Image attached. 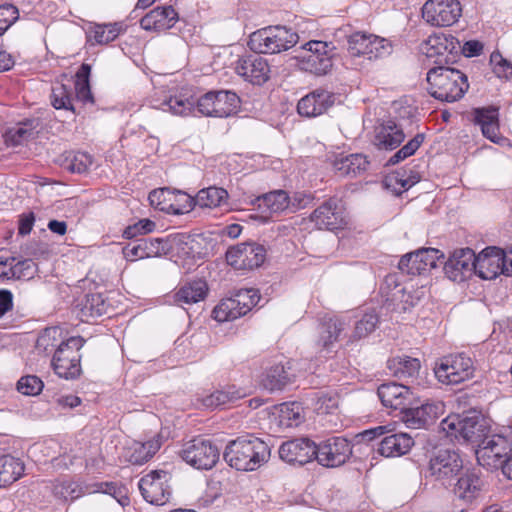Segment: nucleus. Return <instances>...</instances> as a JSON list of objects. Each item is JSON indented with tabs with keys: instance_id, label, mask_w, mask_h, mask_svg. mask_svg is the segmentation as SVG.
Segmentation results:
<instances>
[{
	"instance_id": "69168bd1",
	"label": "nucleus",
	"mask_w": 512,
	"mask_h": 512,
	"mask_svg": "<svg viewBox=\"0 0 512 512\" xmlns=\"http://www.w3.org/2000/svg\"><path fill=\"white\" fill-rule=\"evenodd\" d=\"M490 62L493 65V71L499 78H512V63L504 59L500 53H492Z\"/></svg>"
},
{
	"instance_id": "2eb2a0df",
	"label": "nucleus",
	"mask_w": 512,
	"mask_h": 512,
	"mask_svg": "<svg viewBox=\"0 0 512 512\" xmlns=\"http://www.w3.org/2000/svg\"><path fill=\"white\" fill-rule=\"evenodd\" d=\"M170 475L163 470L151 471L138 483L143 498L154 505H164L171 497Z\"/></svg>"
},
{
	"instance_id": "13d9d810",
	"label": "nucleus",
	"mask_w": 512,
	"mask_h": 512,
	"mask_svg": "<svg viewBox=\"0 0 512 512\" xmlns=\"http://www.w3.org/2000/svg\"><path fill=\"white\" fill-rule=\"evenodd\" d=\"M378 323V317L375 313H366L363 317L356 323L354 331L351 335L352 340H359L361 338L369 335Z\"/></svg>"
},
{
	"instance_id": "20e7f679",
	"label": "nucleus",
	"mask_w": 512,
	"mask_h": 512,
	"mask_svg": "<svg viewBox=\"0 0 512 512\" xmlns=\"http://www.w3.org/2000/svg\"><path fill=\"white\" fill-rule=\"evenodd\" d=\"M440 429L451 440L478 445L488 435L486 421L476 413L451 414L440 423Z\"/></svg>"
},
{
	"instance_id": "393cba45",
	"label": "nucleus",
	"mask_w": 512,
	"mask_h": 512,
	"mask_svg": "<svg viewBox=\"0 0 512 512\" xmlns=\"http://www.w3.org/2000/svg\"><path fill=\"white\" fill-rule=\"evenodd\" d=\"M502 249L488 247L478 256L475 255L474 272L482 279L492 280L503 274Z\"/></svg>"
},
{
	"instance_id": "4c0bfd02",
	"label": "nucleus",
	"mask_w": 512,
	"mask_h": 512,
	"mask_svg": "<svg viewBox=\"0 0 512 512\" xmlns=\"http://www.w3.org/2000/svg\"><path fill=\"white\" fill-rule=\"evenodd\" d=\"M40 128L38 118L26 119L16 127L9 129L5 135V141L8 145L18 146L28 139L32 138Z\"/></svg>"
},
{
	"instance_id": "f8f14e48",
	"label": "nucleus",
	"mask_w": 512,
	"mask_h": 512,
	"mask_svg": "<svg viewBox=\"0 0 512 512\" xmlns=\"http://www.w3.org/2000/svg\"><path fill=\"white\" fill-rule=\"evenodd\" d=\"M462 15L458 0H427L422 7L423 19L432 26L448 27Z\"/></svg>"
},
{
	"instance_id": "09e8293b",
	"label": "nucleus",
	"mask_w": 512,
	"mask_h": 512,
	"mask_svg": "<svg viewBox=\"0 0 512 512\" xmlns=\"http://www.w3.org/2000/svg\"><path fill=\"white\" fill-rule=\"evenodd\" d=\"M304 419L303 408L298 402H286L279 406V420L287 427L298 426Z\"/></svg>"
},
{
	"instance_id": "de8ad7c7",
	"label": "nucleus",
	"mask_w": 512,
	"mask_h": 512,
	"mask_svg": "<svg viewBox=\"0 0 512 512\" xmlns=\"http://www.w3.org/2000/svg\"><path fill=\"white\" fill-rule=\"evenodd\" d=\"M51 104L55 109H64L75 112L73 105V89L65 84H56L52 87Z\"/></svg>"
},
{
	"instance_id": "338daca9",
	"label": "nucleus",
	"mask_w": 512,
	"mask_h": 512,
	"mask_svg": "<svg viewBox=\"0 0 512 512\" xmlns=\"http://www.w3.org/2000/svg\"><path fill=\"white\" fill-rule=\"evenodd\" d=\"M155 223L149 219H141L133 225H129L123 232L126 239H132L139 235L152 232L155 229Z\"/></svg>"
},
{
	"instance_id": "3c124183",
	"label": "nucleus",
	"mask_w": 512,
	"mask_h": 512,
	"mask_svg": "<svg viewBox=\"0 0 512 512\" xmlns=\"http://www.w3.org/2000/svg\"><path fill=\"white\" fill-rule=\"evenodd\" d=\"M243 396L244 393L242 391L235 389V387H228L225 390H217L206 396L203 403L208 408H217L238 400Z\"/></svg>"
},
{
	"instance_id": "864d4df0",
	"label": "nucleus",
	"mask_w": 512,
	"mask_h": 512,
	"mask_svg": "<svg viewBox=\"0 0 512 512\" xmlns=\"http://www.w3.org/2000/svg\"><path fill=\"white\" fill-rule=\"evenodd\" d=\"M38 272L36 263L31 259H23L12 263L11 279L13 280H30L35 277Z\"/></svg>"
},
{
	"instance_id": "a19ab883",
	"label": "nucleus",
	"mask_w": 512,
	"mask_h": 512,
	"mask_svg": "<svg viewBox=\"0 0 512 512\" xmlns=\"http://www.w3.org/2000/svg\"><path fill=\"white\" fill-rule=\"evenodd\" d=\"M290 382V375L283 365H275L268 369L261 380L262 386L270 392L282 390Z\"/></svg>"
},
{
	"instance_id": "c03bdc74",
	"label": "nucleus",
	"mask_w": 512,
	"mask_h": 512,
	"mask_svg": "<svg viewBox=\"0 0 512 512\" xmlns=\"http://www.w3.org/2000/svg\"><path fill=\"white\" fill-rule=\"evenodd\" d=\"M212 313L218 322L232 321L245 315L232 296L222 299Z\"/></svg>"
},
{
	"instance_id": "ddd939ff",
	"label": "nucleus",
	"mask_w": 512,
	"mask_h": 512,
	"mask_svg": "<svg viewBox=\"0 0 512 512\" xmlns=\"http://www.w3.org/2000/svg\"><path fill=\"white\" fill-rule=\"evenodd\" d=\"M351 455L352 446L344 437H330L316 445L315 459L324 467H339L345 464Z\"/></svg>"
},
{
	"instance_id": "dca6fc26",
	"label": "nucleus",
	"mask_w": 512,
	"mask_h": 512,
	"mask_svg": "<svg viewBox=\"0 0 512 512\" xmlns=\"http://www.w3.org/2000/svg\"><path fill=\"white\" fill-rule=\"evenodd\" d=\"M463 467L459 453L451 449L437 450L429 461V473L436 480L446 483L455 477Z\"/></svg>"
},
{
	"instance_id": "1a4fd4ad",
	"label": "nucleus",
	"mask_w": 512,
	"mask_h": 512,
	"mask_svg": "<svg viewBox=\"0 0 512 512\" xmlns=\"http://www.w3.org/2000/svg\"><path fill=\"white\" fill-rule=\"evenodd\" d=\"M348 51L352 56H363L373 60L390 55L393 51V46L385 38L356 32L348 37Z\"/></svg>"
},
{
	"instance_id": "423d86ee",
	"label": "nucleus",
	"mask_w": 512,
	"mask_h": 512,
	"mask_svg": "<svg viewBox=\"0 0 512 512\" xmlns=\"http://www.w3.org/2000/svg\"><path fill=\"white\" fill-rule=\"evenodd\" d=\"M85 340L82 337H70L61 342L55 350L51 365L56 375L66 380L78 378L82 372L80 349Z\"/></svg>"
},
{
	"instance_id": "412c9836",
	"label": "nucleus",
	"mask_w": 512,
	"mask_h": 512,
	"mask_svg": "<svg viewBox=\"0 0 512 512\" xmlns=\"http://www.w3.org/2000/svg\"><path fill=\"white\" fill-rule=\"evenodd\" d=\"M441 402H427L417 407H405L401 420L408 428L421 429L432 423L443 413Z\"/></svg>"
},
{
	"instance_id": "aec40b11",
	"label": "nucleus",
	"mask_w": 512,
	"mask_h": 512,
	"mask_svg": "<svg viewBox=\"0 0 512 512\" xmlns=\"http://www.w3.org/2000/svg\"><path fill=\"white\" fill-rule=\"evenodd\" d=\"M236 73L254 85H262L270 78V65L259 55L240 58L235 66Z\"/></svg>"
},
{
	"instance_id": "473e14b6",
	"label": "nucleus",
	"mask_w": 512,
	"mask_h": 512,
	"mask_svg": "<svg viewBox=\"0 0 512 512\" xmlns=\"http://www.w3.org/2000/svg\"><path fill=\"white\" fill-rule=\"evenodd\" d=\"M161 447V436L156 435L147 442L133 441L125 448L124 457L128 462L135 465H142L153 457Z\"/></svg>"
},
{
	"instance_id": "c756f323",
	"label": "nucleus",
	"mask_w": 512,
	"mask_h": 512,
	"mask_svg": "<svg viewBox=\"0 0 512 512\" xmlns=\"http://www.w3.org/2000/svg\"><path fill=\"white\" fill-rule=\"evenodd\" d=\"M178 21V14L172 6H157L140 20L146 31H161L172 28Z\"/></svg>"
},
{
	"instance_id": "39448f33",
	"label": "nucleus",
	"mask_w": 512,
	"mask_h": 512,
	"mask_svg": "<svg viewBox=\"0 0 512 512\" xmlns=\"http://www.w3.org/2000/svg\"><path fill=\"white\" fill-rule=\"evenodd\" d=\"M298 39V34L286 26H268L253 32L248 46L257 54H275L292 48Z\"/></svg>"
},
{
	"instance_id": "2f4dec72",
	"label": "nucleus",
	"mask_w": 512,
	"mask_h": 512,
	"mask_svg": "<svg viewBox=\"0 0 512 512\" xmlns=\"http://www.w3.org/2000/svg\"><path fill=\"white\" fill-rule=\"evenodd\" d=\"M207 282L203 279H195L181 285L174 294L177 305H191L203 301L208 294Z\"/></svg>"
},
{
	"instance_id": "f03ea898",
	"label": "nucleus",
	"mask_w": 512,
	"mask_h": 512,
	"mask_svg": "<svg viewBox=\"0 0 512 512\" xmlns=\"http://www.w3.org/2000/svg\"><path fill=\"white\" fill-rule=\"evenodd\" d=\"M223 457L236 470L254 471L268 461L270 448L257 437L242 436L229 442Z\"/></svg>"
},
{
	"instance_id": "9b49d317",
	"label": "nucleus",
	"mask_w": 512,
	"mask_h": 512,
	"mask_svg": "<svg viewBox=\"0 0 512 512\" xmlns=\"http://www.w3.org/2000/svg\"><path fill=\"white\" fill-rule=\"evenodd\" d=\"M219 449L210 440L195 438L187 442L182 451V459L196 469L209 470L219 460Z\"/></svg>"
},
{
	"instance_id": "052dcab7",
	"label": "nucleus",
	"mask_w": 512,
	"mask_h": 512,
	"mask_svg": "<svg viewBox=\"0 0 512 512\" xmlns=\"http://www.w3.org/2000/svg\"><path fill=\"white\" fill-rule=\"evenodd\" d=\"M92 165V157L84 152L74 153L66 158L65 167L73 173H84Z\"/></svg>"
},
{
	"instance_id": "603ef678",
	"label": "nucleus",
	"mask_w": 512,
	"mask_h": 512,
	"mask_svg": "<svg viewBox=\"0 0 512 512\" xmlns=\"http://www.w3.org/2000/svg\"><path fill=\"white\" fill-rule=\"evenodd\" d=\"M108 305L103 296L98 293L86 296L83 304L82 313L86 317H99L107 313Z\"/></svg>"
},
{
	"instance_id": "72a5a7b5",
	"label": "nucleus",
	"mask_w": 512,
	"mask_h": 512,
	"mask_svg": "<svg viewBox=\"0 0 512 512\" xmlns=\"http://www.w3.org/2000/svg\"><path fill=\"white\" fill-rule=\"evenodd\" d=\"M368 166L369 161L363 154L340 155L333 161V168L339 176L361 175Z\"/></svg>"
},
{
	"instance_id": "ea45409f",
	"label": "nucleus",
	"mask_w": 512,
	"mask_h": 512,
	"mask_svg": "<svg viewBox=\"0 0 512 512\" xmlns=\"http://www.w3.org/2000/svg\"><path fill=\"white\" fill-rule=\"evenodd\" d=\"M228 192L220 187L211 186L201 189L195 196L196 206L201 208H217L227 202Z\"/></svg>"
},
{
	"instance_id": "cd10ccee",
	"label": "nucleus",
	"mask_w": 512,
	"mask_h": 512,
	"mask_svg": "<svg viewBox=\"0 0 512 512\" xmlns=\"http://www.w3.org/2000/svg\"><path fill=\"white\" fill-rule=\"evenodd\" d=\"M377 393L385 407L400 410V414L413 398V393L408 385L394 382L380 385Z\"/></svg>"
},
{
	"instance_id": "4468645a",
	"label": "nucleus",
	"mask_w": 512,
	"mask_h": 512,
	"mask_svg": "<svg viewBox=\"0 0 512 512\" xmlns=\"http://www.w3.org/2000/svg\"><path fill=\"white\" fill-rule=\"evenodd\" d=\"M460 43L451 35L435 34L430 36L422 47V52L437 66L454 63L458 56Z\"/></svg>"
},
{
	"instance_id": "7ed1b4c3",
	"label": "nucleus",
	"mask_w": 512,
	"mask_h": 512,
	"mask_svg": "<svg viewBox=\"0 0 512 512\" xmlns=\"http://www.w3.org/2000/svg\"><path fill=\"white\" fill-rule=\"evenodd\" d=\"M426 79L431 96L445 102L458 101L469 88L467 76L449 66H435L429 69Z\"/></svg>"
},
{
	"instance_id": "a211bd4d",
	"label": "nucleus",
	"mask_w": 512,
	"mask_h": 512,
	"mask_svg": "<svg viewBox=\"0 0 512 512\" xmlns=\"http://www.w3.org/2000/svg\"><path fill=\"white\" fill-rule=\"evenodd\" d=\"M266 257V250L256 243H241L226 252L228 264L236 269H254L261 266Z\"/></svg>"
},
{
	"instance_id": "7c9ffc66",
	"label": "nucleus",
	"mask_w": 512,
	"mask_h": 512,
	"mask_svg": "<svg viewBox=\"0 0 512 512\" xmlns=\"http://www.w3.org/2000/svg\"><path fill=\"white\" fill-rule=\"evenodd\" d=\"M484 490V480L475 472H466L458 479L454 494L460 500L471 503L481 497Z\"/></svg>"
},
{
	"instance_id": "6e6552de",
	"label": "nucleus",
	"mask_w": 512,
	"mask_h": 512,
	"mask_svg": "<svg viewBox=\"0 0 512 512\" xmlns=\"http://www.w3.org/2000/svg\"><path fill=\"white\" fill-rule=\"evenodd\" d=\"M511 443L506 436L499 434L487 435L477 445L476 458L478 463L487 469L504 470L506 459L510 454Z\"/></svg>"
},
{
	"instance_id": "a18cd8bd",
	"label": "nucleus",
	"mask_w": 512,
	"mask_h": 512,
	"mask_svg": "<svg viewBox=\"0 0 512 512\" xmlns=\"http://www.w3.org/2000/svg\"><path fill=\"white\" fill-rule=\"evenodd\" d=\"M90 66L83 64L76 74V80L74 83L75 97L77 100L83 103H93V96L89 84Z\"/></svg>"
},
{
	"instance_id": "4d7b16f0",
	"label": "nucleus",
	"mask_w": 512,
	"mask_h": 512,
	"mask_svg": "<svg viewBox=\"0 0 512 512\" xmlns=\"http://www.w3.org/2000/svg\"><path fill=\"white\" fill-rule=\"evenodd\" d=\"M237 302L239 308L246 315L254 306H256L260 300V295L256 289H241L237 291L233 296Z\"/></svg>"
},
{
	"instance_id": "5fc2aeb1",
	"label": "nucleus",
	"mask_w": 512,
	"mask_h": 512,
	"mask_svg": "<svg viewBox=\"0 0 512 512\" xmlns=\"http://www.w3.org/2000/svg\"><path fill=\"white\" fill-rule=\"evenodd\" d=\"M173 197V191L169 188H162L150 192L148 199L151 205L160 211L171 213Z\"/></svg>"
},
{
	"instance_id": "8fccbe9b",
	"label": "nucleus",
	"mask_w": 512,
	"mask_h": 512,
	"mask_svg": "<svg viewBox=\"0 0 512 512\" xmlns=\"http://www.w3.org/2000/svg\"><path fill=\"white\" fill-rule=\"evenodd\" d=\"M312 401L318 414H332L339 405V397L335 392L315 391L312 393Z\"/></svg>"
},
{
	"instance_id": "b1692460",
	"label": "nucleus",
	"mask_w": 512,
	"mask_h": 512,
	"mask_svg": "<svg viewBox=\"0 0 512 512\" xmlns=\"http://www.w3.org/2000/svg\"><path fill=\"white\" fill-rule=\"evenodd\" d=\"M309 198L305 195H295L293 202L284 190H275L270 193L259 196L255 199V203L260 209L273 214L280 213L292 205L295 208H303L308 203Z\"/></svg>"
},
{
	"instance_id": "6ab92c4d",
	"label": "nucleus",
	"mask_w": 512,
	"mask_h": 512,
	"mask_svg": "<svg viewBox=\"0 0 512 512\" xmlns=\"http://www.w3.org/2000/svg\"><path fill=\"white\" fill-rule=\"evenodd\" d=\"M475 253L470 248L454 250L444 264L445 275L454 282H462L472 275Z\"/></svg>"
},
{
	"instance_id": "bb28decb",
	"label": "nucleus",
	"mask_w": 512,
	"mask_h": 512,
	"mask_svg": "<svg viewBox=\"0 0 512 512\" xmlns=\"http://www.w3.org/2000/svg\"><path fill=\"white\" fill-rule=\"evenodd\" d=\"M311 221L319 229L335 230L346 224L342 208L337 200L329 199L314 210Z\"/></svg>"
},
{
	"instance_id": "e2e57ef3",
	"label": "nucleus",
	"mask_w": 512,
	"mask_h": 512,
	"mask_svg": "<svg viewBox=\"0 0 512 512\" xmlns=\"http://www.w3.org/2000/svg\"><path fill=\"white\" fill-rule=\"evenodd\" d=\"M42 380L35 375L23 376L17 383V389L20 393L27 396L38 395L43 389Z\"/></svg>"
},
{
	"instance_id": "0eeeda50",
	"label": "nucleus",
	"mask_w": 512,
	"mask_h": 512,
	"mask_svg": "<svg viewBox=\"0 0 512 512\" xmlns=\"http://www.w3.org/2000/svg\"><path fill=\"white\" fill-rule=\"evenodd\" d=\"M474 370L472 359L463 353L445 356L434 367L437 379L447 385L459 384L472 378Z\"/></svg>"
},
{
	"instance_id": "a878e982",
	"label": "nucleus",
	"mask_w": 512,
	"mask_h": 512,
	"mask_svg": "<svg viewBox=\"0 0 512 512\" xmlns=\"http://www.w3.org/2000/svg\"><path fill=\"white\" fill-rule=\"evenodd\" d=\"M335 101L334 95L323 89H316L302 97L297 104L301 116L316 117L325 113Z\"/></svg>"
},
{
	"instance_id": "f257e3e1",
	"label": "nucleus",
	"mask_w": 512,
	"mask_h": 512,
	"mask_svg": "<svg viewBox=\"0 0 512 512\" xmlns=\"http://www.w3.org/2000/svg\"><path fill=\"white\" fill-rule=\"evenodd\" d=\"M239 104L240 99L235 92L220 90L210 91L197 101L182 94L173 95L164 100L159 108L177 116H187L196 106L204 116L224 118L235 114Z\"/></svg>"
},
{
	"instance_id": "c85d7f7f",
	"label": "nucleus",
	"mask_w": 512,
	"mask_h": 512,
	"mask_svg": "<svg viewBox=\"0 0 512 512\" xmlns=\"http://www.w3.org/2000/svg\"><path fill=\"white\" fill-rule=\"evenodd\" d=\"M405 139L403 129L393 120H387L375 127L373 144L379 150H394Z\"/></svg>"
},
{
	"instance_id": "f3484780",
	"label": "nucleus",
	"mask_w": 512,
	"mask_h": 512,
	"mask_svg": "<svg viewBox=\"0 0 512 512\" xmlns=\"http://www.w3.org/2000/svg\"><path fill=\"white\" fill-rule=\"evenodd\" d=\"M441 258H444V254L440 250L422 248L402 256L398 268L408 275H420L436 267L437 261Z\"/></svg>"
},
{
	"instance_id": "f704fd0d",
	"label": "nucleus",
	"mask_w": 512,
	"mask_h": 512,
	"mask_svg": "<svg viewBox=\"0 0 512 512\" xmlns=\"http://www.w3.org/2000/svg\"><path fill=\"white\" fill-rule=\"evenodd\" d=\"M387 367L391 374L400 380H405L407 383H412L420 371V361L417 358L409 356H397L389 359Z\"/></svg>"
},
{
	"instance_id": "79ce46f5",
	"label": "nucleus",
	"mask_w": 512,
	"mask_h": 512,
	"mask_svg": "<svg viewBox=\"0 0 512 512\" xmlns=\"http://www.w3.org/2000/svg\"><path fill=\"white\" fill-rule=\"evenodd\" d=\"M121 27L118 24H96L90 27L87 38L93 44H107L114 41L120 34Z\"/></svg>"
},
{
	"instance_id": "774afa93",
	"label": "nucleus",
	"mask_w": 512,
	"mask_h": 512,
	"mask_svg": "<svg viewBox=\"0 0 512 512\" xmlns=\"http://www.w3.org/2000/svg\"><path fill=\"white\" fill-rule=\"evenodd\" d=\"M52 494L56 499L67 501L68 499H75L79 495L75 494L76 490L74 484L70 482H61L52 485Z\"/></svg>"
},
{
	"instance_id": "9d476101",
	"label": "nucleus",
	"mask_w": 512,
	"mask_h": 512,
	"mask_svg": "<svg viewBox=\"0 0 512 512\" xmlns=\"http://www.w3.org/2000/svg\"><path fill=\"white\" fill-rule=\"evenodd\" d=\"M335 47L332 43L312 40L304 44L301 56L302 68L316 75L328 73L333 63Z\"/></svg>"
},
{
	"instance_id": "680f3d73",
	"label": "nucleus",
	"mask_w": 512,
	"mask_h": 512,
	"mask_svg": "<svg viewBox=\"0 0 512 512\" xmlns=\"http://www.w3.org/2000/svg\"><path fill=\"white\" fill-rule=\"evenodd\" d=\"M418 181V176L414 175L404 178V176L400 175V173H395L385 179V184L388 188L393 187V190L396 194H401L403 191H406L415 185Z\"/></svg>"
},
{
	"instance_id": "49530a36",
	"label": "nucleus",
	"mask_w": 512,
	"mask_h": 512,
	"mask_svg": "<svg viewBox=\"0 0 512 512\" xmlns=\"http://www.w3.org/2000/svg\"><path fill=\"white\" fill-rule=\"evenodd\" d=\"M61 342H65V340H62V329L49 327L38 336L36 349L42 353H49L54 349L56 350Z\"/></svg>"
},
{
	"instance_id": "0e129e2a",
	"label": "nucleus",
	"mask_w": 512,
	"mask_h": 512,
	"mask_svg": "<svg viewBox=\"0 0 512 512\" xmlns=\"http://www.w3.org/2000/svg\"><path fill=\"white\" fill-rule=\"evenodd\" d=\"M473 121L479 125L480 128L485 127L486 124H492L499 121L498 109L494 107L488 108H475L472 112Z\"/></svg>"
},
{
	"instance_id": "58836bf2",
	"label": "nucleus",
	"mask_w": 512,
	"mask_h": 512,
	"mask_svg": "<svg viewBox=\"0 0 512 512\" xmlns=\"http://www.w3.org/2000/svg\"><path fill=\"white\" fill-rule=\"evenodd\" d=\"M24 472L23 462L11 455L0 457V487L8 486L17 481Z\"/></svg>"
},
{
	"instance_id": "5701e85b",
	"label": "nucleus",
	"mask_w": 512,
	"mask_h": 512,
	"mask_svg": "<svg viewBox=\"0 0 512 512\" xmlns=\"http://www.w3.org/2000/svg\"><path fill=\"white\" fill-rule=\"evenodd\" d=\"M316 444L308 438L284 442L279 448L280 458L291 464L304 465L315 459Z\"/></svg>"
},
{
	"instance_id": "4be33fe9",
	"label": "nucleus",
	"mask_w": 512,
	"mask_h": 512,
	"mask_svg": "<svg viewBox=\"0 0 512 512\" xmlns=\"http://www.w3.org/2000/svg\"><path fill=\"white\" fill-rule=\"evenodd\" d=\"M169 250L167 241L161 238H140L128 243L123 248L124 258L137 261L145 258L159 257Z\"/></svg>"
},
{
	"instance_id": "6e6d98bb",
	"label": "nucleus",
	"mask_w": 512,
	"mask_h": 512,
	"mask_svg": "<svg viewBox=\"0 0 512 512\" xmlns=\"http://www.w3.org/2000/svg\"><path fill=\"white\" fill-rule=\"evenodd\" d=\"M424 141L423 134H417L414 138H412L407 144H405L402 148H400L395 154H393L387 164L395 165L406 158L412 156L421 146Z\"/></svg>"
},
{
	"instance_id": "c9c22d12",
	"label": "nucleus",
	"mask_w": 512,
	"mask_h": 512,
	"mask_svg": "<svg viewBox=\"0 0 512 512\" xmlns=\"http://www.w3.org/2000/svg\"><path fill=\"white\" fill-rule=\"evenodd\" d=\"M413 438L407 433H397L384 437L378 446V452L385 457L406 454L413 446Z\"/></svg>"
},
{
	"instance_id": "37998d69",
	"label": "nucleus",
	"mask_w": 512,
	"mask_h": 512,
	"mask_svg": "<svg viewBox=\"0 0 512 512\" xmlns=\"http://www.w3.org/2000/svg\"><path fill=\"white\" fill-rule=\"evenodd\" d=\"M405 287H402L397 274H389L385 277L380 293L389 302L404 301L408 303V299H404Z\"/></svg>"
},
{
	"instance_id": "bf43d9fd",
	"label": "nucleus",
	"mask_w": 512,
	"mask_h": 512,
	"mask_svg": "<svg viewBox=\"0 0 512 512\" xmlns=\"http://www.w3.org/2000/svg\"><path fill=\"white\" fill-rule=\"evenodd\" d=\"M173 196L171 214H184L196 206L195 197H191L184 192L173 191Z\"/></svg>"
},
{
	"instance_id": "e433bc0d",
	"label": "nucleus",
	"mask_w": 512,
	"mask_h": 512,
	"mask_svg": "<svg viewBox=\"0 0 512 512\" xmlns=\"http://www.w3.org/2000/svg\"><path fill=\"white\" fill-rule=\"evenodd\" d=\"M346 323L337 317L325 318L318 325V339L316 345L323 349H329L338 339Z\"/></svg>"
}]
</instances>
